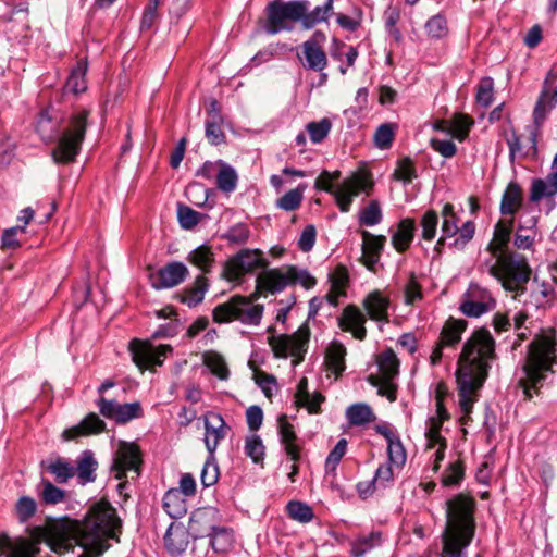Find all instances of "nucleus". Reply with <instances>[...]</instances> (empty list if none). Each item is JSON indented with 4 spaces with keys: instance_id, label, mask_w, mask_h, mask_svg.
<instances>
[{
    "instance_id": "obj_15",
    "label": "nucleus",
    "mask_w": 557,
    "mask_h": 557,
    "mask_svg": "<svg viewBox=\"0 0 557 557\" xmlns=\"http://www.w3.org/2000/svg\"><path fill=\"white\" fill-rule=\"evenodd\" d=\"M141 462L140 453L135 444L121 443L111 467L116 480H122L127 476V473H134L132 479L139 475V466Z\"/></svg>"
},
{
    "instance_id": "obj_16",
    "label": "nucleus",
    "mask_w": 557,
    "mask_h": 557,
    "mask_svg": "<svg viewBox=\"0 0 557 557\" xmlns=\"http://www.w3.org/2000/svg\"><path fill=\"white\" fill-rule=\"evenodd\" d=\"M495 307L491 293L478 284H471L463 296L460 310L468 317L478 318Z\"/></svg>"
},
{
    "instance_id": "obj_48",
    "label": "nucleus",
    "mask_w": 557,
    "mask_h": 557,
    "mask_svg": "<svg viewBox=\"0 0 557 557\" xmlns=\"http://www.w3.org/2000/svg\"><path fill=\"white\" fill-rule=\"evenodd\" d=\"M527 224V226L520 225L517 230L513 243L518 249H529L533 245L535 233L532 228L536 224V219L531 218Z\"/></svg>"
},
{
    "instance_id": "obj_36",
    "label": "nucleus",
    "mask_w": 557,
    "mask_h": 557,
    "mask_svg": "<svg viewBox=\"0 0 557 557\" xmlns=\"http://www.w3.org/2000/svg\"><path fill=\"white\" fill-rule=\"evenodd\" d=\"M280 423V436L284 445L287 456L297 461L300 456L299 447L295 444L296 434L293 425L286 420L285 416H281L278 419Z\"/></svg>"
},
{
    "instance_id": "obj_27",
    "label": "nucleus",
    "mask_w": 557,
    "mask_h": 557,
    "mask_svg": "<svg viewBox=\"0 0 557 557\" xmlns=\"http://www.w3.org/2000/svg\"><path fill=\"white\" fill-rule=\"evenodd\" d=\"M363 307L370 319L377 322L388 321L387 310L389 307V299L380 290L370 293L363 300Z\"/></svg>"
},
{
    "instance_id": "obj_4",
    "label": "nucleus",
    "mask_w": 557,
    "mask_h": 557,
    "mask_svg": "<svg viewBox=\"0 0 557 557\" xmlns=\"http://www.w3.org/2000/svg\"><path fill=\"white\" fill-rule=\"evenodd\" d=\"M555 331L550 334L537 335L529 345V352L523 366V376L519 384L528 399L542 386L545 373L556 362Z\"/></svg>"
},
{
    "instance_id": "obj_30",
    "label": "nucleus",
    "mask_w": 557,
    "mask_h": 557,
    "mask_svg": "<svg viewBox=\"0 0 557 557\" xmlns=\"http://www.w3.org/2000/svg\"><path fill=\"white\" fill-rule=\"evenodd\" d=\"M557 194V173H549L546 178H535L530 188V201L539 202Z\"/></svg>"
},
{
    "instance_id": "obj_19",
    "label": "nucleus",
    "mask_w": 557,
    "mask_h": 557,
    "mask_svg": "<svg viewBox=\"0 0 557 557\" xmlns=\"http://www.w3.org/2000/svg\"><path fill=\"white\" fill-rule=\"evenodd\" d=\"M187 267L182 262H171L149 274L151 286L154 289L172 288L181 284L188 275Z\"/></svg>"
},
{
    "instance_id": "obj_32",
    "label": "nucleus",
    "mask_w": 557,
    "mask_h": 557,
    "mask_svg": "<svg viewBox=\"0 0 557 557\" xmlns=\"http://www.w3.org/2000/svg\"><path fill=\"white\" fill-rule=\"evenodd\" d=\"M506 141L509 147V154L511 160H513L517 156H527L529 153L534 154L536 151V131H531L525 144L521 143L520 137L515 131L510 132L506 138Z\"/></svg>"
},
{
    "instance_id": "obj_20",
    "label": "nucleus",
    "mask_w": 557,
    "mask_h": 557,
    "mask_svg": "<svg viewBox=\"0 0 557 557\" xmlns=\"http://www.w3.org/2000/svg\"><path fill=\"white\" fill-rule=\"evenodd\" d=\"M38 543L28 539H10L5 533L0 534V555L7 557H35L39 553Z\"/></svg>"
},
{
    "instance_id": "obj_51",
    "label": "nucleus",
    "mask_w": 557,
    "mask_h": 557,
    "mask_svg": "<svg viewBox=\"0 0 557 557\" xmlns=\"http://www.w3.org/2000/svg\"><path fill=\"white\" fill-rule=\"evenodd\" d=\"M381 544V533L371 532L368 536H361L352 544L351 553L355 557L363 556L368 550Z\"/></svg>"
},
{
    "instance_id": "obj_2",
    "label": "nucleus",
    "mask_w": 557,
    "mask_h": 557,
    "mask_svg": "<svg viewBox=\"0 0 557 557\" xmlns=\"http://www.w3.org/2000/svg\"><path fill=\"white\" fill-rule=\"evenodd\" d=\"M495 358V342L486 330H476L463 344L458 359L457 383L459 406L465 420L478 400L479 389L487 377Z\"/></svg>"
},
{
    "instance_id": "obj_35",
    "label": "nucleus",
    "mask_w": 557,
    "mask_h": 557,
    "mask_svg": "<svg viewBox=\"0 0 557 557\" xmlns=\"http://www.w3.org/2000/svg\"><path fill=\"white\" fill-rule=\"evenodd\" d=\"M97 466L98 462L91 451L85 450L81 454L76 461L75 474L82 484L95 481Z\"/></svg>"
},
{
    "instance_id": "obj_39",
    "label": "nucleus",
    "mask_w": 557,
    "mask_h": 557,
    "mask_svg": "<svg viewBox=\"0 0 557 557\" xmlns=\"http://www.w3.org/2000/svg\"><path fill=\"white\" fill-rule=\"evenodd\" d=\"M346 417L351 425H363L375 420V414L366 404L351 405L346 410Z\"/></svg>"
},
{
    "instance_id": "obj_56",
    "label": "nucleus",
    "mask_w": 557,
    "mask_h": 557,
    "mask_svg": "<svg viewBox=\"0 0 557 557\" xmlns=\"http://www.w3.org/2000/svg\"><path fill=\"white\" fill-rule=\"evenodd\" d=\"M332 123L329 119H322L319 122H311L307 125L310 140L314 144L321 143L330 133Z\"/></svg>"
},
{
    "instance_id": "obj_40",
    "label": "nucleus",
    "mask_w": 557,
    "mask_h": 557,
    "mask_svg": "<svg viewBox=\"0 0 557 557\" xmlns=\"http://www.w3.org/2000/svg\"><path fill=\"white\" fill-rule=\"evenodd\" d=\"M208 289V283L205 276L199 275L194 285L184 290L182 295V302L186 304L188 307H195L199 305L205 294Z\"/></svg>"
},
{
    "instance_id": "obj_6",
    "label": "nucleus",
    "mask_w": 557,
    "mask_h": 557,
    "mask_svg": "<svg viewBox=\"0 0 557 557\" xmlns=\"http://www.w3.org/2000/svg\"><path fill=\"white\" fill-rule=\"evenodd\" d=\"M314 187L331 193L342 212H348L355 197L361 191L369 193L372 181L369 173L360 171L345 178L336 188L331 181V172L323 171L315 180Z\"/></svg>"
},
{
    "instance_id": "obj_24",
    "label": "nucleus",
    "mask_w": 557,
    "mask_h": 557,
    "mask_svg": "<svg viewBox=\"0 0 557 557\" xmlns=\"http://www.w3.org/2000/svg\"><path fill=\"white\" fill-rule=\"evenodd\" d=\"M338 323L343 331L350 332L357 339L361 341L367 335L366 317L356 306L346 307Z\"/></svg>"
},
{
    "instance_id": "obj_63",
    "label": "nucleus",
    "mask_w": 557,
    "mask_h": 557,
    "mask_svg": "<svg viewBox=\"0 0 557 557\" xmlns=\"http://www.w3.org/2000/svg\"><path fill=\"white\" fill-rule=\"evenodd\" d=\"M36 508V503L33 498L27 496L21 497L15 505V511L18 520L21 522L27 521L35 515Z\"/></svg>"
},
{
    "instance_id": "obj_57",
    "label": "nucleus",
    "mask_w": 557,
    "mask_h": 557,
    "mask_svg": "<svg viewBox=\"0 0 557 557\" xmlns=\"http://www.w3.org/2000/svg\"><path fill=\"white\" fill-rule=\"evenodd\" d=\"M287 512L292 519L302 523L309 522L313 518L312 509L300 502H289Z\"/></svg>"
},
{
    "instance_id": "obj_22",
    "label": "nucleus",
    "mask_w": 557,
    "mask_h": 557,
    "mask_svg": "<svg viewBox=\"0 0 557 557\" xmlns=\"http://www.w3.org/2000/svg\"><path fill=\"white\" fill-rule=\"evenodd\" d=\"M361 237L362 262L369 270H374L380 260L381 251L385 246L386 237L384 235H373L368 231H361Z\"/></svg>"
},
{
    "instance_id": "obj_10",
    "label": "nucleus",
    "mask_w": 557,
    "mask_h": 557,
    "mask_svg": "<svg viewBox=\"0 0 557 557\" xmlns=\"http://www.w3.org/2000/svg\"><path fill=\"white\" fill-rule=\"evenodd\" d=\"M306 12L307 7L305 2H273L268 7V21L264 26L265 30L269 34L290 30L295 22L300 20L302 21Z\"/></svg>"
},
{
    "instance_id": "obj_28",
    "label": "nucleus",
    "mask_w": 557,
    "mask_h": 557,
    "mask_svg": "<svg viewBox=\"0 0 557 557\" xmlns=\"http://www.w3.org/2000/svg\"><path fill=\"white\" fill-rule=\"evenodd\" d=\"M513 224V218L508 221H499L494 230L493 239L487 245V250L491 252L492 258L497 257L500 253H509L505 248L510 239L511 228Z\"/></svg>"
},
{
    "instance_id": "obj_34",
    "label": "nucleus",
    "mask_w": 557,
    "mask_h": 557,
    "mask_svg": "<svg viewBox=\"0 0 557 557\" xmlns=\"http://www.w3.org/2000/svg\"><path fill=\"white\" fill-rule=\"evenodd\" d=\"M523 200V194L521 187L511 182L502 198L500 212L502 214L513 215L521 207Z\"/></svg>"
},
{
    "instance_id": "obj_33",
    "label": "nucleus",
    "mask_w": 557,
    "mask_h": 557,
    "mask_svg": "<svg viewBox=\"0 0 557 557\" xmlns=\"http://www.w3.org/2000/svg\"><path fill=\"white\" fill-rule=\"evenodd\" d=\"M414 221L404 219L398 223L396 232L392 235V245L398 252L407 250L413 239Z\"/></svg>"
},
{
    "instance_id": "obj_8",
    "label": "nucleus",
    "mask_w": 557,
    "mask_h": 557,
    "mask_svg": "<svg viewBox=\"0 0 557 557\" xmlns=\"http://www.w3.org/2000/svg\"><path fill=\"white\" fill-rule=\"evenodd\" d=\"M257 289L271 294L282 292L286 286L300 284L306 289L312 288L317 281L307 270L295 265L270 269L260 273L257 277Z\"/></svg>"
},
{
    "instance_id": "obj_47",
    "label": "nucleus",
    "mask_w": 557,
    "mask_h": 557,
    "mask_svg": "<svg viewBox=\"0 0 557 557\" xmlns=\"http://www.w3.org/2000/svg\"><path fill=\"white\" fill-rule=\"evenodd\" d=\"M47 469L54 475L58 483H65L75 475V467L63 458L51 461Z\"/></svg>"
},
{
    "instance_id": "obj_41",
    "label": "nucleus",
    "mask_w": 557,
    "mask_h": 557,
    "mask_svg": "<svg viewBox=\"0 0 557 557\" xmlns=\"http://www.w3.org/2000/svg\"><path fill=\"white\" fill-rule=\"evenodd\" d=\"M163 507L172 518H181L186 512V504L178 490H170L165 493Z\"/></svg>"
},
{
    "instance_id": "obj_54",
    "label": "nucleus",
    "mask_w": 557,
    "mask_h": 557,
    "mask_svg": "<svg viewBox=\"0 0 557 557\" xmlns=\"http://www.w3.org/2000/svg\"><path fill=\"white\" fill-rule=\"evenodd\" d=\"M223 119L216 114L213 119H207L206 121V137L211 145H220L224 141L225 135L221 128Z\"/></svg>"
},
{
    "instance_id": "obj_37",
    "label": "nucleus",
    "mask_w": 557,
    "mask_h": 557,
    "mask_svg": "<svg viewBox=\"0 0 557 557\" xmlns=\"http://www.w3.org/2000/svg\"><path fill=\"white\" fill-rule=\"evenodd\" d=\"M380 379L392 381L398 374L399 360L392 349H385L376 359Z\"/></svg>"
},
{
    "instance_id": "obj_58",
    "label": "nucleus",
    "mask_w": 557,
    "mask_h": 557,
    "mask_svg": "<svg viewBox=\"0 0 557 557\" xmlns=\"http://www.w3.org/2000/svg\"><path fill=\"white\" fill-rule=\"evenodd\" d=\"M201 216V213L187 206H178L177 218L181 226L185 230H190L196 226L200 222Z\"/></svg>"
},
{
    "instance_id": "obj_59",
    "label": "nucleus",
    "mask_w": 557,
    "mask_h": 557,
    "mask_svg": "<svg viewBox=\"0 0 557 557\" xmlns=\"http://www.w3.org/2000/svg\"><path fill=\"white\" fill-rule=\"evenodd\" d=\"M368 382L377 387L379 395L386 397L389 401L396 400V386L391 381H384L379 375L371 374Z\"/></svg>"
},
{
    "instance_id": "obj_11",
    "label": "nucleus",
    "mask_w": 557,
    "mask_h": 557,
    "mask_svg": "<svg viewBox=\"0 0 557 557\" xmlns=\"http://www.w3.org/2000/svg\"><path fill=\"white\" fill-rule=\"evenodd\" d=\"M436 414V417H431L428 420V429L425 432V437L428 440L426 448L430 450L434 449V471L438 470L440 463L445 457L446 441L442 437L440 431L443 422L449 418V414L443 404L442 385L437 386Z\"/></svg>"
},
{
    "instance_id": "obj_29",
    "label": "nucleus",
    "mask_w": 557,
    "mask_h": 557,
    "mask_svg": "<svg viewBox=\"0 0 557 557\" xmlns=\"http://www.w3.org/2000/svg\"><path fill=\"white\" fill-rule=\"evenodd\" d=\"M106 426V423L96 414H88L79 424L65 430L62 434L64 441H71L82 435L99 433Z\"/></svg>"
},
{
    "instance_id": "obj_55",
    "label": "nucleus",
    "mask_w": 557,
    "mask_h": 557,
    "mask_svg": "<svg viewBox=\"0 0 557 557\" xmlns=\"http://www.w3.org/2000/svg\"><path fill=\"white\" fill-rule=\"evenodd\" d=\"M387 455L389 463L395 468L399 469L405 465L407 456L399 437L387 444Z\"/></svg>"
},
{
    "instance_id": "obj_62",
    "label": "nucleus",
    "mask_w": 557,
    "mask_h": 557,
    "mask_svg": "<svg viewBox=\"0 0 557 557\" xmlns=\"http://www.w3.org/2000/svg\"><path fill=\"white\" fill-rule=\"evenodd\" d=\"M245 451L253 462L262 461L264 456V445L261 438L257 435L249 436L245 443Z\"/></svg>"
},
{
    "instance_id": "obj_1",
    "label": "nucleus",
    "mask_w": 557,
    "mask_h": 557,
    "mask_svg": "<svg viewBox=\"0 0 557 557\" xmlns=\"http://www.w3.org/2000/svg\"><path fill=\"white\" fill-rule=\"evenodd\" d=\"M121 520L108 502L92 505L83 521H55L44 532L42 540L54 553L62 555L77 544L83 548L79 557H100L109 545L108 539L119 542Z\"/></svg>"
},
{
    "instance_id": "obj_42",
    "label": "nucleus",
    "mask_w": 557,
    "mask_h": 557,
    "mask_svg": "<svg viewBox=\"0 0 557 557\" xmlns=\"http://www.w3.org/2000/svg\"><path fill=\"white\" fill-rule=\"evenodd\" d=\"M442 233L443 236L437 240V246L443 245L444 239L446 237H453L458 232V218L454 211V206L450 203H446L442 210Z\"/></svg>"
},
{
    "instance_id": "obj_13",
    "label": "nucleus",
    "mask_w": 557,
    "mask_h": 557,
    "mask_svg": "<svg viewBox=\"0 0 557 557\" xmlns=\"http://www.w3.org/2000/svg\"><path fill=\"white\" fill-rule=\"evenodd\" d=\"M268 262L262 258V251L244 249L226 261L222 276L228 282H236L246 273L265 268Z\"/></svg>"
},
{
    "instance_id": "obj_17",
    "label": "nucleus",
    "mask_w": 557,
    "mask_h": 557,
    "mask_svg": "<svg viewBox=\"0 0 557 557\" xmlns=\"http://www.w3.org/2000/svg\"><path fill=\"white\" fill-rule=\"evenodd\" d=\"M97 405L103 417L116 423H127L143 414L141 406L138 401L120 404L116 400L107 399L104 396H101L98 398Z\"/></svg>"
},
{
    "instance_id": "obj_38",
    "label": "nucleus",
    "mask_w": 557,
    "mask_h": 557,
    "mask_svg": "<svg viewBox=\"0 0 557 557\" xmlns=\"http://www.w3.org/2000/svg\"><path fill=\"white\" fill-rule=\"evenodd\" d=\"M164 543L171 553L183 552L187 545L185 529L182 525L171 523L164 535Z\"/></svg>"
},
{
    "instance_id": "obj_26",
    "label": "nucleus",
    "mask_w": 557,
    "mask_h": 557,
    "mask_svg": "<svg viewBox=\"0 0 557 557\" xmlns=\"http://www.w3.org/2000/svg\"><path fill=\"white\" fill-rule=\"evenodd\" d=\"M218 166L219 172L216 175V185L218 187L226 193L233 191L236 188L238 176L234 168L230 164L218 161L216 163L207 162L203 164L201 173L202 175L208 176L209 173L213 170V168Z\"/></svg>"
},
{
    "instance_id": "obj_45",
    "label": "nucleus",
    "mask_w": 557,
    "mask_h": 557,
    "mask_svg": "<svg viewBox=\"0 0 557 557\" xmlns=\"http://www.w3.org/2000/svg\"><path fill=\"white\" fill-rule=\"evenodd\" d=\"M87 71V64L85 62H78L76 67L72 71L67 82L65 84V89L73 94H79L86 90L87 85L85 81V74Z\"/></svg>"
},
{
    "instance_id": "obj_31",
    "label": "nucleus",
    "mask_w": 557,
    "mask_h": 557,
    "mask_svg": "<svg viewBox=\"0 0 557 557\" xmlns=\"http://www.w3.org/2000/svg\"><path fill=\"white\" fill-rule=\"evenodd\" d=\"M324 400V397L320 393L310 394L308 391V381L302 377L297 386L295 395V403L297 406L305 407L309 413L319 412L320 405Z\"/></svg>"
},
{
    "instance_id": "obj_44",
    "label": "nucleus",
    "mask_w": 557,
    "mask_h": 557,
    "mask_svg": "<svg viewBox=\"0 0 557 557\" xmlns=\"http://www.w3.org/2000/svg\"><path fill=\"white\" fill-rule=\"evenodd\" d=\"M345 356L346 348L339 343L334 342L327 348L326 363L335 374H339L344 371Z\"/></svg>"
},
{
    "instance_id": "obj_3",
    "label": "nucleus",
    "mask_w": 557,
    "mask_h": 557,
    "mask_svg": "<svg viewBox=\"0 0 557 557\" xmlns=\"http://www.w3.org/2000/svg\"><path fill=\"white\" fill-rule=\"evenodd\" d=\"M446 506L442 557H461L462 549L470 545L474 535L475 502L470 496L458 494L447 500Z\"/></svg>"
},
{
    "instance_id": "obj_60",
    "label": "nucleus",
    "mask_w": 557,
    "mask_h": 557,
    "mask_svg": "<svg viewBox=\"0 0 557 557\" xmlns=\"http://www.w3.org/2000/svg\"><path fill=\"white\" fill-rule=\"evenodd\" d=\"M463 479V466L460 461L449 465L442 475V483L445 486H454Z\"/></svg>"
},
{
    "instance_id": "obj_7",
    "label": "nucleus",
    "mask_w": 557,
    "mask_h": 557,
    "mask_svg": "<svg viewBox=\"0 0 557 557\" xmlns=\"http://www.w3.org/2000/svg\"><path fill=\"white\" fill-rule=\"evenodd\" d=\"M88 115L87 110H79L69 119L58 145L52 151L54 162L69 163L75 160L85 137Z\"/></svg>"
},
{
    "instance_id": "obj_5",
    "label": "nucleus",
    "mask_w": 557,
    "mask_h": 557,
    "mask_svg": "<svg viewBox=\"0 0 557 557\" xmlns=\"http://www.w3.org/2000/svg\"><path fill=\"white\" fill-rule=\"evenodd\" d=\"M490 275L495 277L515 298L525 292L531 277V268L527 258L517 252L500 253L484 263Z\"/></svg>"
},
{
    "instance_id": "obj_12",
    "label": "nucleus",
    "mask_w": 557,
    "mask_h": 557,
    "mask_svg": "<svg viewBox=\"0 0 557 557\" xmlns=\"http://www.w3.org/2000/svg\"><path fill=\"white\" fill-rule=\"evenodd\" d=\"M309 336V326L302 324L293 335H271L268 339L276 357L286 358L287 356H293L297 358L296 362H299L302 360Z\"/></svg>"
},
{
    "instance_id": "obj_25",
    "label": "nucleus",
    "mask_w": 557,
    "mask_h": 557,
    "mask_svg": "<svg viewBox=\"0 0 557 557\" xmlns=\"http://www.w3.org/2000/svg\"><path fill=\"white\" fill-rule=\"evenodd\" d=\"M216 510L201 508L193 512L189 519L188 530L195 537H205L214 529Z\"/></svg>"
},
{
    "instance_id": "obj_50",
    "label": "nucleus",
    "mask_w": 557,
    "mask_h": 557,
    "mask_svg": "<svg viewBox=\"0 0 557 557\" xmlns=\"http://www.w3.org/2000/svg\"><path fill=\"white\" fill-rule=\"evenodd\" d=\"M306 185H299L297 188L287 191L277 200V207L285 211L297 209L302 201Z\"/></svg>"
},
{
    "instance_id": "obj_49",
    "label": "nucleus",
    "mask_w": 557,
    "mask_h": 557,
    "mask_svg": "<svg viewBox=\"0 0 557 557\" xmlns=\"http://www.w3.org/2000/svg\"><path fill=\"white\" fill-rule=\"evenodd\" d=\"M347 441L342 438L329 454L325 460V475L334 478L336 475V467L346 454Z\"/></svg>"
},
{
    "instance_id": "obj_14",
    "label": "nucleus",
    "mask_w": 557,
    "mask_h": 557,
    "mask_svg": "<svg viewBox=\"0 0 557 557\" xmlns=\"http://www.w3.org/2000/svg\"><path fill=\"white\" fill-rule=\"evenodd\" d=\"M134 362L141 369L162 366L164 359L172 352L170 345L153 346L149 341L134 339L131 343Z\"/></svg>"
},
{
    "instance_id": "obj_9",
    "label": "nucleus",
    "mask_w": 557,
    "mask_h": 557,
    "mask_svg": "<svg viewBox=\"0 0 557 557\" xmlns=\"http://www.w3.org/2000/svg\"><path fill=\"white\" fill-rule=\"evenodd\" d=\"M256 298L257 296H233L228 301L214 308V322L227 323L237 320L244 324H258L262 318L263 306L255 304Z\"/></svg>"
},
{
    "instance_id": "obj_53",
    "label": "nucleus",
    "mask_w": 557,
    "mask_h": 557,
    "mask_svg": "<svg viewBox=\"0 0 557 557\" xmlns=\"http://www.w3.org/2000/svg\"><path fill=\"white\" fill-rule=\"evenodd\" d=\"M333 9V0H325L323 5L317 7L311 13L304 15L302 23L306 28L312 27L319 22L326 21Z\"/></svg>"
},
{
    "instance_id": "obj_18",
    "label": "nucleus",
    "mask_w": 557,
    "mask_h": 557,
    "mask_svg": "<svg viewBox=\"0 0 557 557\" xmlns=\"http://www.w3.org/2000/svg\"><path fill=\"white\" fill-rule=\"evenodd\" d=\"M467 329V321L450 318L448 319L441 332L440 339L434 347L430 362L435 366L440 362L443 357V349L455 347L461 339L462 333Z\"/></svg>"
},
{
    "instance_id": "obj_21",
    "label": "nucleus",
    "mask_w": 557,
    "mask_h": 557,
    "mask_svg": "<svg viewBox=\"0 0 557 557\" xmlns=\"http://www.w3.org/2000/svg\"><path fill=\"white\" fill-rule=\"evenodd\" d=\"M205 444L212 455L220 442L226 436L228 426L220 413L208 412L205 416Z\"/></svg>"
},
{
    "instance_id": "obj_52",
    "label": "nucleus",
    "mask_w": 557,
    "mask_h": 557,
    "mask_svg": "<svg viewBox=\"0 0 557 557\" xmlns=\"http://www.w3.org/2000/svg\"><path fill=\"white\" fill-rule=\"evenodd\" d=\"M205 364L210 369L211 373L221 380H227L228 369L223 357L216 352H207L205 355Z\"/></svg>"
},
{
    "instance_id": "obj_61",
    "label": "nucleus",
    "mask_w": 557,
    "mask_h": 557,
    "mask_svg": "<svg viewBox=\"0 0 557 557\" xmlns=\"http://www.w3.org/2000/svg\"><path fill=\"white\" fill-rule=\"evenodd\" d=\"M428 34L433 38H442L447 35V21L443 15L432 16L425 25Z\"/></svg>"
},
{
    "instance_id": "obj_43",
    "label": "nucleus",
    "mask_w": 557,
    "mask_h": 557,
    "mask_svg": "<svg viewBox=\"0 0 557 557\" xmlns=\"http://www.w3.org/2000/svg\"><path fill=\"white\" fill-rule=\"evenodd\" d=\"M207 536L210 537L211 547L218 553L226 552L233 544V534L224 527L214 525Z\"/></svg>"
},
{
    "instance_id": "obj_64",
    "label": "nucleus",
    "mask_w": 557,
    "mask_h": 557,
    "mask_svg": "<svg viewBox=\"0 0 557 557\" xmlns=\"http://www.w3.org/2000/svg\"><path fill=\"white\" fill-rule=\"evenodd\" d=\"M360 223L367 226H373L381 222L382 212L376 201H372L360 212Z\"/></svg>"
},
{
    "instance_id": "obj_46",
    "label": "nucleus",
    "mask_w": 557,
    "mask_h": 557,
    "mask_svg": "<svg viewBox=\"0 0 557 557\" xmlns=\"http://www.w3.org/2000/svg\"><path fill=\"white\" fill-rule=\"evenodd\" d=\"M213 253L208 246H200L189 252L187 261L203 272H208L213 263Z\"/></svg>"
},
{
    "instance_id": "obj_23",
    "label": "nucleus",
    "mask_w": 557,
    "mask_h": 557,
    "mask_svg": "<svg viewBox=\"0 0 557 557\" xmlns=\"http://www.w3.org/2000/svg\"><path fill=\"white\" fill-rule=\"evenodd\" d=\"M299 59L306 69L317 72L323 71L327 65L326 54L315 38L302 44Z\"/></svg>"
}]
</instances>
